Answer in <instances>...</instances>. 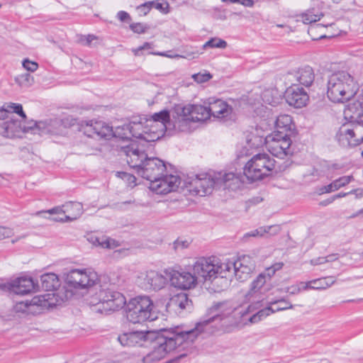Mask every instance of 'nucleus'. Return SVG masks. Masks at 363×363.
<instances>
[{
    "label": "nucleus",
    "instance_id": "obj_1",
    "mask_svg": "<svg viewBox=\"0 0 363 363\" xmlns=\"http://www.w3.org/2000/svg\"><path fill=\"white\" fill-rule=\"evenodd\" d=\"M147 150L145 148L144 144L137 143L121 147V152L126 156L128 165L135 169L138 175L152 183L163 175L166 167L159 158L148 157Z\"/></svg>",
    "mask_w": 363,
    "mask_h": 363
},
{
    "label": "nucleus",
    "instance_id": "obj_2",
    "mask_svg": "<svg viewBox=\"0 0 363 363\" xmlns=\"http://www.w3.org/2000/svg\"><path fill=\"white\" fill-rule=\"evenodd\" d=\"M194 341L187 330L172 333L169 336L157 333V337L151 341L154 344L153 350L143 357V362L155 363L163 359L168 352L183 345H189Z\"/></svg>",
    "mask_w": 363,
    "mask_h": 363
},
{
    "label": "nucleus",
    "instance_id": "obj_3",
    "mask_svg": "<svg viewBox=\"0 0 363 363\" xmlns=\"http://www.w3.org/2000/svg\"><path fill=\"white\" fill-rule=\"evenodd\" d=\"M359 90V85L347 72L339 71L330 75L327 95L335 103H344L352 99Z\"/></svg>",
    "mask_w": 363,
    "mask_h": 363
},
{
    "label": "nucleus",
    "instance_id": "obj_4",
    "mask_svg": "<svg viewBox=\"0 0 363 363\" xmlns=\"http://www.w3.org/2000/svg\"><path fill=\"white\" fill-rule=\"evenodd\" d=\"M189 267L195 277H197V280L201 279L203 281H210L215 284L220 283L218 290H223L225 288L222 287L225 275L223 261L216 257H201L197 258Z\"/></svg>",
    "mask_w": 363,
    "mask_h": 363
},
{
    "label": "nucleus",
    "instance_id": "obj_5",
    "mask_svg": "<svg viewBox=\"0 0 363 363\" xmlns=\"http://www.w3.org/2000/svg\"><path fill=\"white\" fill-rule=\"evenodd\" d=\"M207 111L202 105L188 104L184 106H177L171 115V125L176 130L189 132L191 124L195 122H203L207 117Z\"/></svg>",
    "mask_w": 363,
    "mask_h": 363
},
{
    "label": "nucleus",
    "instance_id": "obj_6",
    "mask_svg": "<svg viewBox=\"0 0 363 363\" xmlns=\"http://www.w3.org/2000/svg\"><path fill=\"white\" fill-rule=\"evenodd\" d=\"M233 308L227 302L218 303L210 309L211 316L196 323L194 328L187 330L194 340L201 333L213 334L220 328L219 323L228 317Z\"/></svg>",
    "mask_w": 363,
    "mask_h": 363
},
{
    "label": "nucleus",
    "instance_id": "obj_7",
    "mask_svg": "<svg viewBox=\"0 0 363 363\" xmlns=\"http://www.w3.org/2000/svg\"><path fill=\"white\" fill-rule=\"evenodd\" d=\"M125 313L127 320L133 324L153 321L158 318L152 300L147 296H139L130 300Z\"/></svg>",
    "mask_w": 363,
    "mask_h": 363
},
{
    "label": "nucleus",
    "instance_id": "obj_8",
    "mask_svg": "<svg viewBox=\"0 0 363 363\" xmlns=\"http://www.w3.org/2000/svg\"><path fill=\"white\" fill-rule=\"evenodd\" d=\"M126 124L118 126L113 129L107 123L102 121H85L81 123V130L88 137L94 139H109L112 137L119 138L123 140H129L131 138L130 133L125 128Z\"/></svg>",
    "mask_w": 363,
    "mask_h": 363
},
{
    "label": "nucleus",
    "instance_id": "obj_9",
    "mask_svg": "<svg viewBox=\"0 0 363 363\" xmlns=\"http://www.w3.org/2000/svg\"><path fill=\"white\" fill-rule=\"evenodd\" d=\"M223 267L225 275L222 287H227L233 277L240 281L247 280L255 269V263L250 256L242 255L235 261L224 260Z\"/></svg>",
    "mask_w": 363,
    "mask_h": 363
},
{
    "label": "nucleus",
    "instance_id": "obj_10",
    "mask_svg": "<svg viewBox=\"0 0 363 363\" xmlns=\"http://www.w3.org/2000/svg\"><path fill=\"white\" fill-rule=\"evenodd\" d=\"M275 160L267 153L254 155L245 165L243 174L250 182L262 179L274 169Z\"/></svg>",
    "mask_w": 363,
    "mask_h": 363
},
{
    "label": "nucleus",
    "instance_id": "obj_11",
    "mask_svg": "<svg viewBox=\"0 0 363 363\" xmlns=\"http://www.w3.org/2000/svg\"><path fill=\"white\" fill-rule=\"evenodd\" d=\"M97 303L91 301L96 306V311L101 313H108L110 311H118L125 305V296L120 292L110 288H102L97 293Z\"/></svg>",
    "mask_w": 363,
    "mask_h": 363
},
{
    "label": "nucleus",
    "instance_id": "obj_12",
    "mask_svg": "<svg viewBox=\"0 0 363 363\" xmlns=\"http://www.w3.org/2000/svg\"><path fill=\"white\" fill-rule=\"evenodd\" d=\"M130 137L139 139V140H131L130 143H137L140 145H143L145 148H150L152 143L157 140L160 138V133L157 131L152 125H147L144 126L141 121H131L126 124L125 127Z\"/></svg>",
    "mask_w": 363,
    "mask_h": 363
},
{
    "label": "nucleus",
    "instance_id": "obj_13",
    "mask_svg": "<svg viewBox=\"0 0 363 363\" xmlns=\"http://www.w3.org/2000/svg\"><path fill=\"white\" fill-rule=\"evenodd\" d=\"M291 143L290 134L281 130H275L265 138V145L267 150L272 155L279 158H284L292 153Z\"/></svg>",
    "mask_w": 363,
    "mask_h": 363
},
{
    "label": "nucleus",
    "instance_id": "obj_14",
    "mask_svg": "<svg viewBox=\"0 0 363 363\" xmlns=\"http://www.w3.org/2000/svg\"><path fill=\"white\" fill-rule=\"evenodd\" d=\"M98 280L97 274L87 269H72L65 277L67 284L75 289H89L96 285Z\"/></svg>",
    "mask_w": 363,
    "mask_h": 363
},
{
    "label": "nucleus",
    "instance_id": "obj_15",
    "mask_svg": "<svg viewBox=\"0 0 363 363\" xmlns=\"http://www.w3.org/2000/svg\"><path fill=\"white\" fill-rule=\"evenodd\" d=\"M218 183V177L213 178L208 174H201L189 179L186 182V187L191 194L204 196L211 194L214 186Z\"/></svg>",
    "mask_w": 363,
    "mask_h": 363
},
{
    "label": "nucleus",
    "instance_id": "obj_16",
    "mask_svg": "<svg viewBox=\"0 0 363 363\" xmlns=\"http://www.w3.org/2000/svg\"><path fill=\"white\" fill-rule=\"evenodd\" d=\"M45 211H38L36 215H40ZM45 213L50 214H58L57 217L52 218L57 222H69L78 218L83 213V206L79 202H68L62 206H57L51 208Z\"/></svg>",
    "mask_w": 363,
    "mask_h": 363
},
{
    "label": "nucleus",
    "instance_id": "obj_17",
    "mask_svg": "<svg viewBox=\"0 0 363 363\" xmlns=\"http://www.w3.org/2000/svg\"><path fill=\"white\" fill-rule=\"evenodd\" d=\"M157 333L153 330H135L120 335L118 340L123 346H142L144 342L155 339Z\"/></svg>",
    "mask_w": 363,
    "mask_h": 363
},
{
    "label": "nucleus",
    "instance_id": "obj_18",
    "mask_svg": "<svg viewBox=\"0 0 363 363\" xmlns=\"http://www.w3.org/2000/svg\"><path fill=\"white\" fill-rule=\"evenodd\" d=\"M181 184V179L176 175L160 177L156 181L150 184V189L157 194H167L176 191Z\"/></svg>",
    "mask_w": 363,
    "mask_h": 363
},
{
    "label": "nucleus",
    "instance_id": "obj_19",
    "mask_svg": "<svg viewBox=\"0 0 363 363\" xmlns=\"http://www.w3.org/2000/svg\"><path fill=\"white\" fill-rule=\"evenodd\" d=\"M138 282L146 290H160L166 285L167 278L158 272L150 270L141 273L138 277Z\"/></svg>",
    "mask_w": 363,
    "mask_h": 363
},
{
    "label": "nucleus",
    "instance_id": "obj_20",
    "mask_svg": "<svg viewBox=\"0 0 363 363\" xmlns=\"http://www.w3.org/2000/svg\"><path fill=\"white\" fill-rule=\"evenodd\" d=\"M203 108L208 114L207 117L203 118V121L210 118L211 116L224 119L229 117L233 113V108L221 99H210L208 106H203Z\"/></svg>",
    "mask_w": 363,
    "mask_h": 363
},
{
    "label": "nucleus",
    "instance_id": "obj_21",
    "mask_svg": "<svg viewBox=\"0 0 363 363\" xmlns=\"http://www.w3.org/2000/svg\"><path fill=\"white\" fill-rule=\"evenodd\" d=\"M2 288L18 295H26L35 290V284L30 277H21L4 284Z\"/></svg>",
    "mask_w": 363,
    "mask_h": 363
},
{
    "label": "nucleus",
    "instance_id": "obj_22",
    "mask_svg": "<svg viewBox=\"0 0 363 363\" xmlns=\"http://www.w3.org/2000/svg\"><path fill=\"white\" fill-rule=\"evenodd\" d=\"M285 99L289 106L295 108H302L306 105L308 96L303 88L299 87L296 84H292L286 90Z\"/></svg>",
    "mask_w": 363,
    "mask_h": 363
},
{
    "label": "nucleus",
    "instance_id": "obj_23",
    "mask_svg": "<svg viewBox=\"0 0 363 363\" xmlns=\"http://www.w3.org/2000/svg\"><path fill=\"white\" fill-rule=\"evenodd\" d=\"M170 282L174 287L189 289L196 286L197 277L189 272L173 271L170 274Z\"/></svg>",
    "mask_w": 363,
    "mask_h": 363
},
{
    "label": "nucleus",
    "instance_id": "obj_24",
    "mask_svg": "<svg viewBox=\"0 0 363 363\" xmlns=\"http://www.w3.org/2000/svg\"><path fill=\"white\" fill-rule=\"evenodd\" d=\"M292 78L294 79V81L298 84L308 87L314 81L315 74L311 67L305 66L298 68L297 70L289 72L288 74L289 80L293 81Z\"/></svg>",
    "mask_w": 363,
    "mask_h": 363
},
{
    "label": "nucleus",
    "instance_id": "obj_25",
    "mask_svg": "<svg viewBox=\"0 0 363 363\" xmlns=\"http://www.w3.org/2000/svg\"><path fill=\"white\" fill-rule=\"evenodd\" d=\"M21 133V127L18 120L8 116L5 120L0 121V135L9 138L18 136Z\"/></svg>",
    "mask_w": 363,
    "mask_h": 363
},
{
    "label": "nucleus",
    "instance_id": "obj_26",
    "mask_svg": "<svg viewBox=\"0 0 363 363\" xmlns=\"http://www.w3.org/2000/svg\"><path fill=\"white\" fill-rule=\"evenodd\" d=\"M244 177L233 172L219 173L218 176L219 179L218 184H223L225 188L235 191L240 189L244 183Z\"/></svg>",
    "mask_w": 363,
    "mask_h": 363
},
{
    "label": "nucleus",
    "instance_id": "obj_27",
    "mask_svg": "<svg viewBox=\"0 0 363 363\" xmlns=\"http://www.w3.org/2000/svg\"><path fill=\"white\" fill-rule=\"evenodd\" d=\"M61 125V121L57 118L35 123V128L38 130L40 135L57 134Z\"/></svg>",
    "mask_w": 363,
    "mask_h": 363
},
{
    "label": "nucleus",
    "instance_id": "obj_28",
    "mask_svg": "<svg viewBox=\"0 0 363 363\" xmlns=\"http://www.w3.org/2000/svg\"><path fill=\"white\" fill-rule=\"evenodd\" d=\"M192 306V301L189 299L187 294L185 293H179L172 296L167 306L172 307L174 309H191Z\"/></svg>",
    "mask_w": 363,
    "mask_h": 363
},
{
    "label": "nucleus",
    "instance_id": "obj_29",
    "mask_svg": "<svg viewBox=\"0 0 363 363\" xmlns=\"http://www.w3.org/2000/svg\"><path fill=\"white\" fill-rule=\"evenodd\" d=\"M42 287L45 291L57 290L60 286V281L54 273L44 274L40 277Z\"/></svg>",
    "mask_w": 363,
    "mask_h": 363
},
{
    "label": "nucleus",
    "instance_id": "obj_30",
    "mask_svg": "<svg viewBox=\"0 0 363 363\" xmlns=\"http://www.w3.org/2000/svg\"><path fill=\"white\" fill-rule=\"evenodd\" d=\"M293 125L292 118L288 114L279 115L275 121L276 130H281L284 133L290 132Z\"/></svg>",
    "mask_w": 363,
    "mask_h": 363
},
{
    "label": "nucleus",
    "instance_id": "obj_31",
    "mask_svg": "<svg viewBox=\"0 0 363 363\" xmlns=\"http://www.w3.org/2000/svg\"><path fill=\"white\" fill-rule=\"evenodd\" d=\"M363 125H361V123H358L353 125V128H350L346 125L342 126L340 130V134L341 135L345 136L346 139L348 140V143L350 145H352L354 143V139L356 138L358 135V131L362 129Z\"/></svg>",
    "mask_w": 363,
    "mask_h": 363
},
{
    "label": "nucleus",
    "instance_id": "obj_32",
    "mask_svg": "<svg viewBox=\"0 0 363 363\" xmlns=\"http://www.w3.org/2000/svg\"><path fill=\"white\" fill-rule=\"evenodd\" d=\"M152 121L150 123L160 122L164 128L171 125V116L168 111L163 110L155 113L152 116Z\"/></svg>",
    "mask_w": 363,
    "mask_h": 363
},
{
    "label": "nucleus",
    "instance_id": "obj_33",
    "mask_svg": "<svg viewBox=\"0 0 363 363\" xmlns=\"http://www.w3.org/2000/svg\"><path fill=\"white\" fill-rule=\"evenodd\" d=\"M268 305H270L272 308V313H275L277 311H284L286 309H291L294 308L293 305L291 304L289 301H287L284 298H281L278 300H270L268 301Z\"/></svg>",
    "mask_w": 363,
    "mask_h": 363
},
{
    "label": "nucleus",
    "instance_id": "obj_34",
    "mask_svg": "<svg viewBox=\"0 0 363 363\" xmlns=\"http://www.w3.org/2000/svg\"><path fill=\"white\" fill-rule=\"evenodd\" d=\"M335 281V280L333 277L313 279L311 280V283H313L312 288L315 290L325 289L333 284Z\"/></svg>",
    "mask_w": 363,
    "mask_h": 363
},
{
    "label": "nucleus",
    "instance_id": "obj_35",
    "mask_svg": "<svg viewBox=\"0 0 363 363\" xmlns=\"http://www.w3.org/2000/svg\"><path fill=\"white\" fill-rule=\"evenodd\" d=\"M323 16L322 13H315L314 10H308L300 16V18L303 23L310 24L318 21Z\"/></svg>",
    "mask_w": 363,
    "mask_h": 363
},
{
    "label": "nucleus",
    "instance_id": "obj_36",
    "mask_svg": "<svg viewBox=\"0 0 363 363\" xmlns=\"http://www.w3.org/2000/svg\"><path fill=\"white\" fill-rule=\"evenodd\" d=\"M15 81L21 87H30L34 83V78L30 74L24 73L18 75Z\"/></svg>",
    "mask_w": 363,
    "mask_h": 363
},
{
    "label": "nucleus",
    "instance_id": "obj_37",
    "mask_svg": "<svg viewBox=\"0 0 363 363\" xmlns=\"http://www.w3.org/2000/svg\"><path fill=\"white\" fill-rule=\"evenodd\" d=\"M227 45L228 44L225 40L219 38H212L203 45V48H211L225 49Z\"/></svg>",
    "mask_w": 363,
    "mask_h": 363
},
{
    "label": "nucleus",
    "instance_id": "obj_38",
    "mask_svg": "<svg viewBox=\"0 0 363 363\" xmlns=\"http://www.w3.org/2000/svg\"><path fill=\"white\" fill-rule=\"evenodd\" d=\"M272 313V308L270 305H268L263 309L259 310L257 313L254 314L250 317V321L252 323L260 321L262 318L268 316Z\"/></svg>",
    "mask_w": 363,
    "mask_h": 363
},
{
    "label": "nucleus",
    "instance_id": "obj_39",
    "mask_svg": "<svg viewBox=\"0 0 363 363\" xmlns=\"http://www.w3.org/2000/svg\"><path fill=\"white\" fill-rule=\"evenodd\" d=\"M265 274H260L251 284L250 294L257 292L265 284Z\"/></svg>",
    "mask_w": 363,
    "mask_h": 363
},
{
    "label": "nucleus",
    "instance_id": "obj_40",
    "mask_svg": "<svg viewBox=\"0 0 363 363\" xmlns=\"http://www.w3.org/2000/svg\"><path fill=\"white\" fill-rule=\"evenodd\" d=\"M353 179H354L352 175L341 177L333 182V187L335 189V191H337L341 187H343L345 185L348 184Z\"/></svg>",
    "mask_w": 363,
    "mask_h": 363
},
{
    "label": "nucleus",
    "instance_id": "obj_41",
    "mask_svg": "<svg viewBox=\"0 0 363 363\" xmlns=\"http://www.w3.org/2000/svg\"><path fill=\"white\" fill-rule=\"evenodd\" d=\"M191 77L198 84H201L209 81L213 76L210 72L205 71L203 73L199 72L194 74Z\"/></svg>",
    "mask_w": 363,
    "mask_h": 363
},
{
    "label": "nucleus",
    "instance_id": "obj_42",
    "mask_svg": "<svg viewBox=\"0 0 363 363\" xmlns=\"http://www.w3.org/2000/svg\"><path fill=\"white\" fill-rule=\"evenodd\" d=\"M130 28L133 33L141 34L145 33L149 29V26L142 23H133L130 25Z\"/></svg>",
    "mask_w": 363,
    "mask_h": 363
},
{
    "label": "nucleus",
    "instance_id": "obj_43",
    "mask_svg": "<svg viewBox=\"0 0 363 363\" xmlns=\"http://www.w3.org/2000/svg\"><path fill=\"white\" fill-rule=\"evenodd\" d=\"M116 175L118 177H119V178L122 179L123 180L125 181L130 185H131V184L135 185V184L136 178H135V176H133L131 174H129V173H127V172H117Z\"/></svg>",
    "mask_w": 363,
    "mask_h": 363
},
{
    "label": "nucleus",
    "instance_id": "obj_44",
    "mask_svg": "<svg viewBox=\"0 0 363 363\" xmlns=\"http://www.w3.org/2000/svg\"><path fill=\"white\" fill-rule=\"evenodd\" d=\"M153 4L154 1H147L137 6L136 9L140 16H145L150 12L151 9L152 8Z\"/></svg>",
    "mask_w": 363,
    "mask_h": 363
},
{
    "label": "nucleus",
    "instance_id": "obj_45",
    "mask_svg": "<svg viewBox=\"0 0 363 363\" xmlns=\"http://www.w3.org/2000/svg\"><path fill=\"white\" fill-rule=\"evenodd\" d=\"M8 108H9V110H8L9 113L11 111L12 113H16L18 114L23 118H26V116L23 111V107L21 104H11L10 105L8 106Z\"/></svg>",
    "mask_w": 363,
    "mask_h": 363
},
{
    "label": "nucleus",
    "instance_id": "obj_46",
    "mask_svg": "<svg viewBox=\"0 0 363 363\" xmlns=\"http://www.w3.org/2000/svg\"><path fill=\"white\" fill-rule=\"evenodd\" d=\"M30 305L45 307L47 306V299L45 298V296L33 297L30 302Z\"/></svg>",
    "mask_w": 363,
    "mask_h": 363
},
{
    "label": "nucleus",
    "instance_id": "obj_47",
    "mask_svg": "<svg viewBox=\"0 0 363 363\" xmlns=\"http://www.w3.org/2000/svg\"><path fill=\"white\" fill-rule=\"evenodd\" d=\"M23 67L27 70V71H29V72H35V70H37L38 67V65L37 62H33V61H30L28 59H25L23 61Z\"/></svg>",
    "mask_w": 363,
    "mask_h": 363
},
{
    "label": "nucleus",
    "instance_id": "obj_48",
    "mask_svg": "<svg viewBox=\"0 0 363 363\" xmlns=\"http://www.w3.org/2000/svg\"><path fill=\"white\" fill-rule=\"evenodd\" d=\"M264 234H266V230L264 229V227L262 226V227H259L257 229L253 230H252V231H250L249 233H247L244 235V238H247V237H262Z\"/></svg>",
    "mask_w": 363,
    "mask_h": 363
},
{
    "label": "nucleus",
    "instance_id": "obj_49",
    "mask_svg": "<svg viewBox=\"0 0 363 363\" xmlns=\"http://www.w3.org/2000/svg\"><path fill=\"white\" fill-rule=\"evenodd\" d=\"M264 227L266 230V234H269V235H275L281 231V226L279 225H272Z\"/></svg>",
    "mask_w": 363,
    "mask_h": 363
},
{
    "label": "nucleus",
    "instance_id": "obj_50",
    "mask_svg": "<svg viewBox=\"0 0 363 363\" xmlns=\"http://www.w3.org/2000/svg\"><path fill=\"white\" fill-rule=\"evenodd\" d=\"M13 235V231L9 228L0 226V240L10 238Z\"/></svg>",
    "mask_w": 363,
    "mask_h": 363
},
{
    "label": "nucleus",
    "instance_id": "obj_51",
    "mask_svg": "<svg viewBox=\"0 0 363 363\" xmlns=\"http://www.w3.org/2000/svg\"><path fill=\"white\" fill-rule=\"evenodd\" d=\"M152 7H154L156 9L162 11L164 13H167L169 12V11H168L169 4L167 2L164 3V4H162V3L154 1Z\"/></svg>",
    "mask_w": 363,
    "mask_h": 363
},
{
    "label": "nucleus",
    "instance_id": "obj_52",
    "mask_svg": "<svg viewBox=\"0 0 363 363\" xmlns=\"http://www.w3.org/2000/svg\"><path fill=\"white\" fill-rule=\"evenodd\" d=\"M286 291L291 295H296L301 292V287L297 284L291 285L288 286L286 289Z\"/></svg>",
    "mask_w": 363,
    "mask_h": 363
},
{
    "label": "nucleus",
    "instance_id": "obj_53",
    "mask_svg": "<svg viewBox=\"0 0 363 363\" xmlns=\"http://www.w3.org/2000/svg\"><path fill=\"white\" fill-rule=\"evenodd\" d=\"M189 246V242L187 240H177L174 242V248L175 250H183Z\"/></svg>",
    "mask_w": 363,
    "mask_h": 363
},
{
    "label": "nucleus",
    "instance_id": "obj_54",
    "mask_svg": "<svg viewBox=\"0 0 363 363\" xmlns=\"http://www.w3.org/2000/svg\"><path fill=\"white\" fill-rule=\"evenodd\" d=\"M117 18L121 22H125V21H130L131 17L130 14L124 11H120L117 13Z\"/></svg>",
    "mask_w": 363,
    "mask_h": 363
},
{
    "label": "nucleus",
    "instance_id": "obj_55",
    "mask_svg": "<svg viewBox=\"0 0 363 363\" xmlns=\"http://www.w3.org/2000/svg\"><path fill=\"white\" fill-rule=\"evenodd\" d=\"M262 100L264 103L268 104H273L276 103L273 99H270L271 96V91L266 90L262 93Z\"/></svg>",
    "mask_w": 363,
    "mask_h": 363
},
{
    "label": "nucleus",
    "instance_id": "obj_56",
    "mask_svg": "<svg viewBox=\"0 0 363 363\" xmlns=\"http://www.w3.org/2000/svg\"><path fill=\"white\" fill-rule=\"evenodd\" d=\"M152 48V45L150 43H145L143 45L138 47V48L133 49V52L135 55H140V52L143 50H149Z\"/></svg>",
    "mask_w": 363,
    "mask_h": 363
},
{
    "label": "nucleus",
    "instance_id": "obj_57",
    "mask_svg": "<svg viewBox=\"0 0 363 363\" xmlns=\"http://www.w3.org/2000/svg\"><path fill=\"white\" fill-rule=\"evenodd\" d=\"M96 241L97 242L98 245H101L102 247H104V248H110L111 247L110 240H108V238H101V240H100V239H99V238H96Z\"/></svg>",
    "mask_w": 363,
    "mask_h": 363
},
{
    "label": "nucleus",
    "instance_id": "obj_58",
    "mask_svg": "<svg viewBox=\"0 0 363 363\" xmlns=\"http://www.w3.org/2000/svg\"><path fill=\"white\" fill-rule=\"evenodd\" d=\"M329 260L327 259V257H318L316 259H313L311 260V264L312 265H319L324 264Z\"/></svg>",
    "mask_w": 363,
    "mask_h": 363
},
{
    "label": "nucleus",
    "instance_id": "obj_59",
    "mask_svg": "<svg viewBox=\"0 0 363 363\" xmlns=\"http://www.w3.org/2000/svg\"><path fill=\"white\" fill-rule=\"evenodd\" d=\"M311 176L314 177V178H318L320 176V172L317 169L312 168L310 170L309 173L304 174V177L306 178L309 177Z\"/></svg>",
    "mask_w": 363,
    "mask_h": 363
},
{
    "label": "nucleus",
    "instance_id": "obj_60",
    "mask_svg": "<svg viewBox=\"0 0 363 363\" xmlns=\"http://www.w3.org/2000/svg\"><path fill=\"white\" fill-rule=\"evenodd\" d=\"M298 285L301 287V291H306L308 289H313V283H311V281L308 282L301 281L298 283Z\"/></svg>",
    "mask_w": 363,
    "mask_h": 363
},
{
    "label": "nucleus",
    "instance_id": "obj_61",
    "mask_svg": "<svg viewBox=\"0 0 363 363\" xmlns=\"http://www.w3.org/2000/svg\"><path fill=\"white\" fill-rule=\"evenodd\" d=\"M240 4L246 7H253L255 2L253 0H240Z\"/></svg>",
    "mask_w": 363,
    "mask_h": 363
},
{
    "label": "nucleus",
    "instance_id": "obj_62",
    "mask_svg": "<svg viewBox=\"0 0 363 363\" xmlns=\"http://www.w3.org/2000/svg\"><path fill=\"white\" fill-rule=\"evenodd\" d=\"M8 109L4 108H0V121L5 120L6 118H8Z\"/></svg>",
    "mask_w": 363,
    "mask_h": 363
},
{
    "label": "nucleus",
    "instance_id": "obj_63",
    "mask_svg": "<svg viewBox=\"0 0 363 363\" xmlns=\"http://www.w3.org/2000/svg\"><path fill=\"white\" fill-rule=\"evenodd\" d=\"M271 267L273 269V270L277 272V271H279L282 269V267H284V263L281 262H276L274 264H272Z\"/></svg>",
    "mask_w": 363,
    "mask_h": 363
},
{
    "label": "nucleus",
    "instance_id": "obj_64",
    "mask_svg": "<svg viewBox=\"0 0 363 363\" xmlns=\"http://www.w3.org/2000/svg\"><path fill=\"white\" fill-rule=\"evenodd\" d=\"M265 273L267 275V277L270 279L272 276L274 275V274L276 273V272L274 270H273V269L272 268V267H267L266 269V271H265Z\"/></svg>",
    "mask_w": 363,
    "mask_h": 363
}]
</instances>
